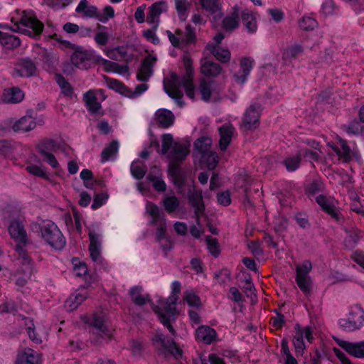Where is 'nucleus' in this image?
<instances>
[{
  "label": "nucleus",
  "mask_w": 364,
  "mask_h": 364,
  "mask_svg": "<svg viewBox=\"0 0 364 364\" xmlns=\"http://www.w3.org/2000/svg\"><path fill=\"white\" fill-rule=\"evenodd\" d=\"M186 70V75L180 77L176 74H171L170 77L164 81V90L168 95L173 99L179 107H183V92L185 90L186 95L191 100H195V87L193 84L192 75L193 69L191 58L186 55L183 58Z\"/></svg>",
  "instance_id": "f257e3e1"
},
{
  "label": "nucleus",
  "mask_w": 364,
  "mask_h": 364,
  "mask_svg": "<svg viewBox=\"0 0 364 364\" xmlns=\"http://www.w3.org/2000/svg\"><path fill=\"white\" fill-rule=\"evenodd\" d=\"M181 282L177 280L173 281L171 284V295L166 301H161L160 306H155L154 309L160 321L173 336L176 334V331L171 325V322L176 320L177 311L175 304L178 300V294L181 292Z\"/></svg>",
  "instance_id": "f03ea898"
},
{
  "label": "nucleus",
  "mask_w": 364,
  "mask_h": 364,
  "mask_svg": "<svg viewBox=\"0 0 364 364\" xmlns=\"http://www.w3.org/2000/svg\"><path fill=\"white\" fill-rule=\"evenodd\" d=\"M13 26L11 30L28 36L39 35L43 28V24L39 21L33 11L16 10L11 16Z\"/></svg>",
  "instance_id": "7ed1b4c3"
},
{
  "label": "nucleus",
  "mask_w": 364,
  "mask_h": 364,
  "mask_svg": "<svg viewBox=\"0 0 364 364\" xmlns=\"http://www.w3.org/2000/svg\"><path fill=\"white\" fill-rule=\"evenodd\" d=\"M42 238L55 250H62L65 239L58 227L51 220H44L39 225Z\"/></svg>",
  "instance_id": "20e7f679"
},
{
  "label": "nucleus",
  "mask_w": 364,
  "mask_h": 364,
  "mask_svg": "<svg viewBox=\"0 0 364 364\" xmlns=\"http://www.w3.org/2000/svg\"><path fill=\"white\" fill-rule=\"evenodd\" d=\"M146 213L151 216L149 225L156 227V238L158 242H162L164 239L167 238L166 232V219L164 214L160 211L159 208L151 202H147L146 204Z\"/></svg>",
  "instance_id": "39448f33"
},
{
  "label": "nucleus",
  "mask_w": 364,
  "mask_h": 364,
  "mask_svg": "<svg viewBox=\"0 0 364 364\" xmlns=\"http://www.w3.org/2000/svg\"><path fill=\"white\" fill-rule=\"evenodd\" d=\"M338 325L343 331L348 332L360 329L364 325V310L358 304L352 306L348 317L341 318Z\"/></svg>",
  "instance_id": "423d86ee"
},
{
  "label": "nucleus",
  "mask_w": 364,
  "mask_h": 364,
  "mask_svg": "<svg viewBox=\"0 0 364 364\" xmlns=\"http://www.w3.org/2000/svg\"><path fill=\"white\" fill-rule=\"evenodd\" d=\"M16 252L22 267L15 273V277H17L16 284L19 287H23L33 272V264L23 247H17Z\"/></svg>",
  "instance_id": "0eeeda50"
},
{
  "label": "nucleus",
  "mask_w": 364,
  "mask_h": 364,
  "mask_svg": "<svg viewBox=\"0 0 364 364\" xmlns=\"http://www.w3.org/2000/svg\"><path fill=\"white\" fill-rule=\"evenodd\" d=\"M102 235L92 233V262L95 263V271L102 273L109 270V264L101 255Z\"/></svg>",
  "instance_id": "6e6552de"
},
{
  "label": "nucleus",
  "mask_w": 364,
  "mask_h": 364,
  "mask_svg": "<svg viewBox=\"0 0 364 364\" xmlns=\"http://www.w3.org/2000/svg\"><path fill=\"white\" fill-rule=\"evenodd\" d=\"M312 269L311 262L305 260L301 264L296 267V281L299 289L305 294L311 291V277L309 275Z\"/></svg>",
  "instance_id": "1a4fd4ad"
},
{
  "label": "nucleus",
  "mask_w": 364,
  "mask_h": 364,
  "mask_svg": "<svg viewBox=\"0 0 364 364\" xmlns=\"http://www.w3.org/2000/svg\"><path fill=\"white\" fill-rule=\"evenodd\" d=\"M316 201L321 206L322 210L327 213L331 217L338 223H341L343 218L337 207V200L332 197H326L319 195L316 198Z\"/></svg>",
  "instance_id": "9d476101"
},
{
  "label": "nucleus",
  "mask_w": 364,
  "mask_h": 364,
  "mask_svg": "<svg viewBox=\"0 0 364 364\" xmlns=\"http://www.w3.org/2000/svg\"><path fill=\"white\" fill-rule=\"evenodd\" d=\"M107 84L109 87L119 92L120 93L125 94L128 97L134 99L139 97L149 88V86L146 83H141L135 87L134 90L127 88L122 82L116 79L109 78L107 80Z\"/></svg>",
  "instance_id": "9b49d317"
},
{
  "label": "nucleus",
  "mask_w": 364,
  "mask_h": 364,
  "mask_svg": "<svg viewBox=\"0 0 364 364\" xmlns=\"http://www.w3.org/2000/svg\"><path fill=\"white\" fill-rule=\"evenodd\" d=\"M36 63L30 58H24L14 64L11 74L13 77H30L36 74Z\"/></svg>",
  "instance_id": "f8f14e48"
},
{
  "label": "nucleus",
  "mask_w": 364,
  "mask_h": 364,
  "mask_svg": "<svg viewBox=\"0 0 364 364\" xmlns=\"http://www.w3.org/2000/svg\"><path fill=\"white\" fill-rule=\"evenodd\" d=\"M23 222V219L15 218L12 220L9 226V235L17 243L16 247H22L21 245H25L28 242L27 233L24 228Z\"/></svg>",
  "instance_id": "ddd939ff"
},
{
  "label": "nucleus",
  "mask_w": 364,
  "mask_h": 364,
  "mask_svg": "<svg viewBox=\"0 0 364 364\" xmlns=\"http://www.w3.org/2000/svg\"><path fill=\"white\" fill-rule=\"evenodd\" d=\"M57 149V143L52 139L46 140L38 145V152L43 156V160L53 168H58L59 167V163L52 153V151H55Z\"/></svg>",
  "instance_id": "4468645a"
},
{
  "label": "nucleus",
  "mask_w": 364,
  "mask_h": 364,
  "mask_svg": "<svg viewBox=\"0 0 364 364\" xmlns=\"http://www.w3.org/2000/svg\"><path fill=\"white\" fill-rule=\"evenodd\" d=\"M154 346L161 352H168L174 356L181 355L182 350L173 340L166 339L161 333H156L152 338Z\"/></svg>",
  "instance_id": "2eb2a0df"
},
{
  "label": "nucleus",
  "mask_w": 364,
  "mask_h": 364,
  "mask_svg": "<svg viewBox=\"0 0 364 364\" xmlns=\"http://www.w3.org/2000/svg\"><path fill=\"white\" fill-rule=\"evenodd\" d=\"M261 106L259 104H252L246 110L242 119V126L245 129H255L259 126Z\"/></svg>",
  "instance_id": "dca6fc26"
},
{
  "label": "nucleus",
  "mask_w": 364,
  "mask_h": 364,
  "mask_svg": "<svg viewBox=\"0 0 364 364\" xmlns=\"http://www.w3.org/2000/svg\"><path fill=\"white\" fill-rule=\"evenodd\" d=\"M188 199L191 205L194 208L196 224L200 226V217L204 214L205 211L201 191H197L194 188L190 189L188 193Z\"/></svg>",
  "instance_id": "f3484780"
},
{
  "label": "nucleus",
  "mask_w": 364,
  "mask_h": 364,
  "mask_svg": "<svg viewBox=\"0 0 364 364\" xmlns=\"http://www.w3.org/2000/svg\"><path fill=\"white\" fill-rule=\"evenodd\" d=\"M295 336H294L293 343L296 352H302L305 348L304 339L306 338L309 343H312L314 340L312 329L310 326L301 327L299 325L296 326Z\"/></svg>",
  "instance_id": "a211bd4d"
},
{
  "label": "nucleus",
  "mask_w": 364,
  "mask_h": 364,
  "mask_svg": "<svg viewBox=\"0 0 364 364\" xmlns=\"http://www.w3.org/2000/svg\"><path fill=\"white\" fill-rule=\"evenodd\" d=\"M96 336L97 343L107 342L110 339L112 333L105 321L100 317L92 316V336Z\"/></svg>",
  "instance_id": "6ab92c4d"
},
{
  "label": "nucleus",
  "mask_w": 364,
  "mask_h": 364,
  "mask_svg": "<svg viewBox=\"0 0 364 364\" xmlns=\"http://www.w3.org/2000/svg\"><path fill=\"white\" fill-rule=\"evenodd\" d=\"M166 33L171 43L174 47L178 46L183 41L191 43L196 38L194 30L191 26H187L186 28V36H183V31L179 29L176 31L175 34L170 31H166Z\"/></svg>",
  "instance_id": "aec40b11"
},
{
  "label": "nucleus",
  "mask_w": 364,
  "mask_h": 364,
  "mask_svg": "<svg viewBox=\"0 0 364 364\" xmlns=\"http://www.w3.org/2000/svg\"><path fill=\"white\" fill-rule=\"evenodd\" d=\"M167 11V4L161 1L154 3L149 8L146 21L156 30L159 26L160 15Z\"/></svg>",
  "instance_id": "412c9836"
},
{
  "label": "nucleus",
  "mask_w": 364,
  "mask_h": 364,
  "mask_svg": "<svg viewBox=\"0 0 364 364\" xmlns=\"http://www.w3.org/2000/svg\"><path fill=\"white\" fill-rule=\"evenodd\" d=\"M156 61V57L153 55H149L144 58L136 75L139 81L147 82L149 80L153 74V66Z\"/></svg>",
  "instance_id": "4be33fe9"
},
{
  "label": "nucleus",
  "mask_w": 364,
  "mask_h": 364,
  "mask_svg": "<svg viewBox=\"0 0 364 364\" xmlns=\"http://www.w3.org/2000/svg\"><path fill=\"white\" fill-rule=\"evenodd\" d=\"M188 153V146L187 144L180 141H174L172 150L168 156L173 165H178L185 159Z\"/></svg>",
  "instance_id": "5701e85b"
},
{
  "label": "nucleus",
  "mask_w": 364,
  "mask_h": 364,
  "mask_svg": "<svg viewBox=\"0 0 364 364\" xmlns=\"http://www.w3.org/2000/svg\"><path fill=\"white\" fill-rule=\"evenodd\" d=\"M254 65V60L251 58H244L241 59L240 63V70L234 75L237 83L244 84L250 75Z\"/></svg>",
  "instance_id": "b1692460"
},
{
  "label": "nucleus",
  "mask_w": 364,
  "mask_h": 364,
  "mask_svg": "<svg viewBox=\"0 0 364 364\" xmlns=\"http://www.w3.org/2000/svg\"><path fill=\"white\" fill-rule=\"evenodd\" d=\"M41 360L40 353L31 348H26L18 354L15 364H38Z\"/></svg>",
  "instance_id": "393cba45"
},
{
  "label": "nucleus",
  "mask_w": 364,
  "mask_h": 364,
  "mask_svg": "<svg viewBox=\"0 0 364 364\" xmlns=\"http://www.w3.org/2000/svg\"><path fill=\"white\" fill-rule=\"evenodd\" d=\"M218 131L220 134V149L222 151H225L230 144L234 134H235V129L232 124H226L221 126Z\"/></svg>",
  "instance_id": "a878e982"
},
{
  "label": "nucleus",
  "mask_w": 364,
  "mask_h": 364,
  "mask_svg": "<svg viewBox=\"0 0 364 364\" xmlns=\"http://www.w3.org/2000/svg\"><path fill=\"white\" fill-rule=\"evenodd\" d=\"M240 25V8L235 6L232 8V11L227 15L223 20L222 28L225 31H232L237 28Z\"/></svg>",
  "instance_id": "bb28decb"
},
{
  "label": "nucleus",
  "mask_w": 364,
  "mask_h": 364,
  "mask_svg": "<svg viewBox=\"0 0 364 364\" xmlns=\"http://www.w3.org/2000/svg\"><path fill=\"white\" fill-rule=\"evenodd\" d=\"M338 345L352 356L358 358H364V341L355 343L341 341Z\"/></svg>",
  "instance_id": "cd10ccee"
},
{
  "label": "nucleus",
  "mask_w": 364,
  "mask_h": 364,
  "mask_svg": "<svg viewBox=\"0 0 364 364\" xmlns=\"http://www.w3.org/2000/svg\"><path fill=\"white\" fill-rule=\"evenodd\" d=\"M9 28L7 24L0 23V28L7 29ZM20 43V40L17 36L0 31V43L5 49H14L18 47Z\"/></svg>",
  "instance_id": "c85d7f7f"
},
{
  "label": "nucleus",
  "mask_w": 364,
  "mask_h": 364,
  "mask_svg": "<svg viewBox=\"0 0 364 364\" xmlns=\"http://www.w3.org/2000/svg\"><path fill=\"white\" fill-rule=\"evenodd\" d=\"M240 17L244 27L249 33L252 34L257 31V21L252 11L247 9L240 11Z\"/></svg>",
  "instance_id": "c756f323"
},
{
  "label": "nucleus",
  "mask_w": 364,
  "mask_h": 364,
  "mask_svg": "<svg viewBox=\"0 0 364 364\" xmlns=\"http://www.w3.org/2000/svg\"><path fill=\"white\" fill-rule=\"evenodd\" d=\"M196 340L205 344H210L216 340L215 330L208 326H201L196 331Z\"/></svg>",
  "instance_id": "7c9ffc66"
},
{
  "label": "nucleus",
  "mask_w": 364,
  "mask_h": 364,
  "mask_svg": "<svg viewBox=\"0 0 364 364\" xmlns=\"http://www.w3.org/2000/svg\"><path fill=\"white\" fill-rule=\"evenodd\" d=\"M36 122L31 115H26L16 120L12 129L16 132H28L35 129Z\"/></svg>",
  "instance_id": "2f4dec72"
},
{
  "label": "nucleus",
  "mask_w": 364,
  "mask_h": 364,
  "mask_svg": "<svg viewBox=\"0 0 364 364\" xmlns=\"http://www.w3.org/2000/svg\"><path fill=\"white\" fill-rule=\"evenodd\" d=\"M71 60L73 63L80 69H87L90 66V53L82 48L76 50Z\"/></svg>",
  "instance_id": "473e14b6"
},
{
  "label": "nucleus",
  "mask_w": 364,
  "mask_h": 364,
  "mask_svg": "<svg viewBox=\"0 0 364 364\" xmlns=\"http://www.w3.org/2000/svg\"><path fill=\"white\" fill-rule=\"evenodd\" d=\"M24 92L17 87L5 89L3 92V102L16 104L24 98Z\"/></svg>",
  "instance_id": "72a5a7b5"
},
{
  "label": "nucleus",
  "mask_w": 364,
  "mask_h": 364,
  "mask_svg": "<svg viewBox=\"0 0 364 364\" xmlns=\"http://www.w3.org/2000/svg\"><path fill=\"white\" fill-rule=\"evenodd\" d=\"M87 295L84 289L70 295L65 301L64 307L68 311L75 310L87 298Z\"/></svg>",
  "instance_id": "f704fd0d"
},
{
  "label": "nucleus",
  "mask_w": 364,
  "mask_h": 364,
  "mask_svg": "<svg viewBox=\"0 0 364 364\" xmlns=\"http://www.w3.org/2000/svg\"><path fill=\"white\" fill-rule=\"evenodd\" d=\"M222 70L221 66L214 62L201 60L200 71L201 73L207 77H216Z\"/></svg>",
  "instance_id": "c9c22d12"
},
{
  "label": "nucleus",
  "mask_w": 364,
  "mask_h": 364,
  "mask_svg": "<svg viewBox=\"0 0 364 364\" xmlns=\"http://www.w3.org/2000/svg\"><path fill=\"white\" fill-rule=\"evenodd\" d=\"M114 16V10L109 5L105 6L103 9H99L92 6V18H95L102 23L107 22Z\"/></svg>",
  "instance_id": "e433bc0d"
},
{
  "label": "nucleus",
  "mask_w": 364,
  "mask_h": 364,
  "mask_svg": "<svg viewBox=\"0 0 364 364\" xmlns=\"http://www.w3.org/2000/svg\"><path fill=\"white\" fill-rule=\"evenodd\" d=\"M205 49L222 63H228L230 60L231 54L228 49L216 47L214 43H208Z\"/></svg>",
  "instance_id": "4c0bfd02"
},
{
  "label": "nucleus",
  "mask_w": 364,
  "mask_h": 364,
  "mask_svg": "<svg viewBox=\"0 0 364 364\" xmlns=\"http://www.w3.org/2000/svg\"><path fill=\"white\" fill-rule=\"evenodd\" d=\"M55 79L58 86L60 88L61 93L70 100H74L76 98V95L74 92V90L73 86L68 82L65 78L60 75L56 74L55 75Z\"/></svg>",
  "instance_id": "58836bf2"
},
{
  "label": "nucleus",
  "mask_w": 364,
  "mask_h": 364,
  "mask_svg": "<svg viewBox=\"0 0 364 364\" xmlns=\"http://www.w3.org/2000/svg\"><path fill=\"white\" fill-rule=\"evenodd\" d=\"M105 100V95L102 90H92V115L102 116L104 114L102 109L101 102Z\"/></svg>",
  "instance_id": "ea45409f"
},
{
  "label": "nucleus",
  "mask_w": 364,
  "mask_h": 364,
  "mask_svg": "<svg viewBox=\"0 0 364 364\" xmlns=\"http://www.w3.org/2000/svg\"><path fill=\"white\" fill-rule=\"evenodd\" d=\"M112 36V31L106 26H99L94 36L95 43L100 46H106Z\"/></svg>",
  "instance_id": "a19ab883"
},
{
  "label": "nucleus",
  "mask_w": 364,
  "mask_h": 364,
  "mask_svg": "<svg viewBox=\"0 0 364 364\" xmlns=\"http://www.w3.org/2000/svg\"><path fill=\"white\" fill-rule=\"evenodd\" d=\"M156 117L160 126L164 128H168L173 124L174 115L168 109H160L157 110Z\"/></svg>",
  "instance_id": "79ce46f5"
},
{
  "label": "nucleus",
  "mask_w": 364,
  "mask_h": 364,
  "mask_svg": "<svg viewBox=\"0 0 364 364\" xmlns=\"http://www.w3.org/2000/svg\"><path fill=\"white\" fill-rule=\"evenodd\" d=\"M119 150V143L117 141H112L107 146L101 153V162L105 163L109 160L115 159Z\"/></svg>",
  "instance_id": "37998d69"
},
{
  "label": "nucleus",
  "mask_w": 364,
  "mask_h": 364,
  "mask_svg": "<svg viewBox=\"0 0 364 364\" xmlns=\"http://www.w3.org/2000/svg\"><path fill=\"white\" fill-rule=\"evenodd\" d=\"M334 152L343 161H348L351 158V151L347 145L346 141L340 139L338 141V146H331Z\"/></svg>",
  "instance_id": "c03bdc74"
},
{
  "label": "nucleus",
  "mask_w": 364,
  "mask_h": 364,
  "mask_svg": "<svg viewBox=\"0 0 364 364\" xmlns=\"http://www.w3.org/2000/svg\"><path fill=\"white\" fill-rule=\"evenodd\" d=\"M141 291L142 288L137 286L132 287L129 291L132 301L138 306H142L150 301L149 295L142 294Z\"/></svg>",
  "instance_id": "a18cd8bd"
},
{
  "label": "nucleus",
  "mask_w": 364,
  "mask_h": 364,
  "mask_svg": "<svg viewBox=\"0 0 364 364\" xmlns=\"http://www.w3.org/2000/svg\"><path fill=\"white\" fill-rule=\"evenodd\" d=\"M63 31L68 34H77L79 37L90 36V29L85 27H80L78 25L68 22L63 26Z\"/></svg>",
  "instance_id": "49530a36"
},
{
  "label": "nucleus",
  "mask_w": 364,
  "mask_h": 364,
  "mask_svg": "<svg viewBox=\"0 0 364 364\" xmlns=\"http://www.w3.org/2000/svg\"><path fill=\"white\" fill-rule=\"evenodd\" d=\"M346 236L344 240V245L348 249L354 248L358 242L360 235V232L356 229L346 230Z\"/></svg>",
  "instance_id": "de8ad7c7"
},
{
  "label": "nucleus",
  "mask_w": 364,
  "mask_h": 364,
  "mask_svg": "<svg viewBox=\"0 0 364 364\" xmlns=\"http://www.w3.org/2000/svg\"><path fill=\"white\" fill-rule=\"evenodd\" d=\"M130 169L133 177L138 180L143 178L147 171L145 164L139 160L133 161Z\"/></svg>",
  "instance_id": "09e8293b"
},
{
  "label": "nucleus",
  "mask_w": 364,
  "mask_h": 364,
  "mask_svg": "<svg viewBox=\"0 0 364 364\" xmlns=\"http://www.w3.org/2000/svg\"><path fill=\"white\" fill-rule=\"evenodd\" d=\"M154 171H156V176H153L152 174H148L147 178L153 182V186L154 189L159 192H164L166 190V185L164 181L161 179V172L159 168H154Z\"/></svg>",
  "instance_id": "8fccbe9b"
},
{
  "label": "nucleus",
  "mask_w": 364,
  "mask_h": 364,
  "mask_svg": "<svg viewBox=\"0 0 364 364\" xmlns=\"http://www.w3.org/2000/svg\"><path fill=\"white\" fill-rule=\"evenodd\" d=\"M212 139L208 136H202L198 139L194 143L196 150L200 154V156L210 151V149Z\"/></svg>",
  "instance_id": "3c124183"
},
{
  "label": "nucleus",
  "mask_w": 364,
  "mask_h": 364,
  "mask_svg": "<svg viewBox=\"0 0 364 364\" xmlns=\"http://www.w3.org/2000/svg\"><path fill=\"white\" fill-rule=\"evenodd\" d=\"M201 161L209 170H213L219 162V157L215 152L209 151L200 156Z\"/></svg>",
  "instance_id": "603ef678"
},
{
  "label": "nucleus",
  "mask_w": 364,
  "mask_h": 364,
  "mask_svg": "<svg viewBox=\"0 0 364 364\" xmlns=\"http://www.w3.org/2000/svg\"><path fill=\"white\" fill-rule=\"evenodd\" d=\"M175 8L178 16L181 21H185L188 16L190 3L188 0H174Z\"/></svg>",
  "instance_id": "864d4df0"
},
{
  "label": "nucleus",
  "mask_w": 364,
  "mask_h": 364,
  "mask_svg": "<svg viewBox=\"0 0 364 364\" xmlns=\"http://www.w3.org/2000/svg\"><path fill=\"white\" fill-rule=\"evenodd\" d=\"M162 203L164 209L168 213H173L179 206V200L174 196L166 195L163 200Z\"/></svg>",
  "instance_id": "5fc2aeb1"
},
{
  "label": "nucleus",
  "mask_w": 364,
  "mask_h": 364,
  "mask_svg": "<svg viewBox=\"0 0 364 364\" xmlns=\"http://www.w3.org/2000/svg\"><path fill=\"white\" fill-rule=\"evenodd\" d=\"M202 8L210 14H220L219 0H199Z\"/></svg>",
  "instance_id": "6e6d98bb"
},
{
  "label": "nucleus",
  "mask_w": 364,
  "mask_h": 364,
  "mask_svg": "<svg viewBox=\"0 0 364 364\" xmlns=\"http://www.w3.org/2000/svg\"><path fill=\"white\" fill-rule=\"evenodd\" d=\"M301 153L299 152L294 156H288L284 160L283 164L288 171H294L299 168L301 162Z\"/></svg>",
  "instance_id": "4d7b16f0"
},
{
  "label": "nucleus",
  "mask_w": 364,
  "mask_h": 364,
  "mask_svg": "<svg viewBox=\"0 0 364 364\" xmlns=\"http://www.w3.org/2000/svg\"><path fill=\"white\" fill-rule=\"evenodd\" d=\"M73 265V272L77 277H85L88 273V268L86 264L78 258H73L72 259Z\"/></svg>",
  "instance_id": "13d9d810"
},
{
  "label": "nucleus",
  "mask_w": 364,
  "mask_h": 364,
  "mask_svg": "<svg viewBox=\"0 0 364 364\" xmlns=\"http://www.w3.org/2000/svg\"><path fill=\"white\" fill-rule=\"evenodd\" d=\"M26 169L35 176L46 179L48 178L45 167L41 163L39 164H28Z\"/></svg>",
  "instance_id": "bf43d9fd"
},
{
  "label": "nucleus",
  "mask_w": 364,
  "mask_h": 364,
  "mask_svg": "<svg viewBox=\"0 0 364 364\" xmlns=\"http://www.w3.org/2000/svg\"><path fill=\"white\" fill-rule=\"evenodd\" d=\"M129 346L132 356L136 359L142 358L144 348L142 342L138 340H132L129 341Z\"/></svg>",
  "instance_id": "052dcab7"
},
{
  "label": "nucleus",
  "mask_w": 364,
  "mask_h": 364,
  "mask_svg": "<svg viewBox=\"0 0 364 364\" xmlns=\"http://www.w3.org/2000/svg\"><path fill=\"white\" fill-rule=\"evenodd\" d=\"M303 51L304 49L301 45L294 44L288 47L284 52L283 55L284 58L291 60L298 57L303 53Z\"/></svg>",
  "instance_id": "680f3d73"
},
{
  "label": "nucleus",
  "mask_w": 364,
  "mask_h": 364,
  "mask_svg": "<svg viewBox=\"0 0 364 364\" xmlns=\"http://www.w3.org/2000/svg\"><path fill=\"white\" fill-rule=\"evenodd\" d=\"M199 91L202 100L205 102L209 101L212 94L210 83L206 82L205 80H201L199 85Z\"/></svg>",
  "instance_id": "e2e57ef3"
},
{
  "label": "nucleus",
  "mask_w": 364,
  "mask_h": 364,
  "mask_svg": "<svg viewBox=\"0 0 364 364\" xmlns=\"http://www.w3.org/2000/svg\"><path fill=\"white\" fill-rule=\"evenodd\" d=\"M194 364H225L223 360L215 354H210L208 356L200 358L194 361Z\"/></svg>",
  "instance_id": "0e129e2a"
},
{
  "label": "nucleus",
  "mask_w": 364,
  "mask_h": 364,
  "mask_svg": "<svg viewBox=\"0 0 364 364\" xmlns=\"http://www.w3.org/2000/svg\"><path fill=\"white\" fill-rule=\"evenodd\" d=\"M184 300L190 306L198 307L200 306V299L192 290H187L184 292Z\"/></svg>",
  "instance_id": "69168bd1"
},
{
  "label": "nucleus",
  "mask_w": 364,
  "mask_h": 364,
  "mask_svg": "<svg viewBox=\"0 0 364 364\" xmlns=\"http://www.w3.org/2000/svg\"><path fill=\"white\" fill-rule=\"evenodd\" d=\"M25 323L27 326L26 330L29 338L35 343H41L42 342V340L41 337L36 334L33 321L31 319L26 318Z\"/></svg>",
  "instance_id": "338daca9"
},
{
  "label": "nucleus",
  "mask_w": 364,
  "mask_h": 364,
  "mask_svg": "<svg viewBox=\"0 0 364 364\" xmlns=\"http://www.w3.org/2000/svg\"><path fill=\"white\" fill-rule=\"evenodd\" d=\"M109 198V195L106 192L95 193L92 200V209H97L106 203Z\"/></svg>",
  "instance_id": "774afa93"
}]
</instances>
